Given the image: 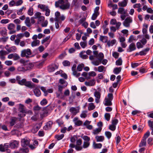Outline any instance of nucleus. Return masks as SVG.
I'll list each match as a JSON object with an SVG mask.
<instances>
[{
  "label": "nucleus",
  "instance_id": "393cba45",
  "mask_svg": "<svg viewBox=\"0 0 153 153\" xmlns=\"http://www.w3.org/2000/svg\"><path fill=\"white\" fill-rule=\"evenodd\" d=\"M95 106L93 103H91L89 104L88 110L91 111L93 110L95 108Z\"/></svg>",
  "mask_w": 153,
  "mask_h": 153
},
{
  "label": "nucleus",
  "instance_id": "c85d7f7f",
  "mask_svg": "<svg viewBox=\"0 0 153 153\" xmlns=\"http://www.w3.org/2000/svg\"><path fill=\"white\" fill-rule=\"evenodd\" d=\"M70 94V92L68 89L66 90L64 93V97H61L62 99H63V97H67Z\"/></svg>",
  "mask_w": 153,
  "mask_h": 153
},
{
  "label": "nucleus",
  "instance_id": "338daca9",
  "mask_svg": "<svg viewBox=\"0 0 153 153\" xmlns=\"http://www.w3.org/2000/svg\"><path fill=\"white\" fill-rule=\"evenodd\" d=\"M89 76H94L96 75V73L93 71L90 72L89 73Z\"/></svg>",
  "mask_w": 153,
  "mask_h": 153
},
{
  "label": "nucleus",
  "instance_id": "7c9ffc66",
  "mask_svg": "<svg viewBox=\"0 0 153 153\" xmlns=\"http://www.w3.org/2000/svg\"><path fill=\"white\" fill-rule=\"evenodd\" d=\"M150 134V132L149 131H148L146 133H145L143 137V139L145 140L149 136Z\"/></svg>",
  "mask_w": 153,
  "mask_h": 153
},
{
  "label": "nucleus",
  "instance_id": "5701e85b",
  "mask_svg": "<svg viewBox=\"0 0 153 153\" xmlns=\"http://www.w3.org/2000/svg\"><path fill=\"white\" fill-rule=\"evenodd\" d=\"M102 129V128L100 127L96 129H94L93 130V133L94 134H97L101 131Z\"/></svg>",
  "mask_w": 153,
  "mask_h": 153
},
{
  "label": "nucleus",
  "instance_id": "ddd939ff",
  "mask_svg": "<svg viewBox=\"0 0 153 153\" xmlns=\"http://www.w3.org/2000/svg\"><path fill=\"white\" fill-rule=\"evenodd\" d=\"M33 91L35 95L37 97H39L41 95L40 91L36 88L33 90Z\"/></svg>",
  "mask_w": 153,
  "mask_h": 153
},
{
  "label": "nucleus",
  "instance_id": "dca6fc26",
  "mask_svg": "<svg viewBox=\"0 0 153 153\" xmlns=\"http://www.w3.org/2000/svg\"><path fill=\"white\" fill-rule=\"evenodd\" d=\"M122 70L121 67H116L114 69L113 73L115 74H117L120 73Z\"/></svg>",
  "mask_w": 153,
  "mask_h": 153
},
{
  "label": "nucleus",
  "instance_id": "4be33fe9",
  "mask_svg": "<svg viewBox=\"0 0 153 153\" xmlns=\"http://www.w3.org/2000/svg\"><path fill=\"white\" fill-rule=\"evenodd\" d=\"M64 135L62 134L60 135L56 134L55 136V138L58 140H59L62 139L64 137Z\"/></svg>",
  "mask_w": 153,
  "mask_h": 153
},
{
  "label": "nucleus",
  "instance_id": "37998d69",
  "mask_svg": "<svg viewBox=\"0 0 153 153\" xmlns=\"http://www.w3.org/2000/svg\"><path fill=\"white\" fill-rule=\"evenodd\" d=\"M38 7L39 8L41 9L43 11H45V10L46 9V6L44 4H39L38 5Z\"/></svg>",
  "mask_w": 153,
  "mask_h": 153
},
{
  "label": "nucleus",
  "instance_id": "2eb2a0df",
  "mask_svg": "<svg viewBox=\"0 0 153 153\" xmlns=\"http://www.w3.org/2000/svg\"><path fill=\"white\" fill-rule=\"evenodd\" d=\"M112 100L107 99V98H105V103L104 105L105 106H111L112 105L111 102Z\"/></svg>",
  "mask_w": 153,
  "mask_h": 153
},
{
  "label": "nucleus",
  "instance_id": "a878e982",
  "mask_svg": "<svg viewBox=\"0 0 153 153\" xmlns=\"http://www.w3.org/2000/svg\"><path fill=\"white\" fill-rule=\"evenodd\" d=\"M84 66V65L82 63L79 65L77 67V70L78 71H80L82 70V68Z\"/></svg>",
  "mask_w": 153,
  "mask_h": 153
},
{
  "label": "nucleus",
  "instance_id": "9b49d317",
  "mask_svg": "<svg viewBox=\"0 0 153 153\" xmlns=\"http://www.w3.org/2000/svg\"><path fill=\"white\" fill-rule=\"evenodd\" d=\"M24 126L23 123L21 121H20L14 126V128L19 129L22 128Z\"/></svg>",
  "mask_w": 153,
  "mask_h": 153
},
{
  "label": "nucleus",
  "instance_id": "6ab92c4d",
  "mask_svg": "<svg viewBox=\"0 0 153 153\" xmlns=\"http://www.w3.org/2000/svg\"><path fill=\"white\" fill-rule=\"evenodd\" d=\"M93 147L94 149H100L102 146L101 143H96L95 142H93Z\"/></svg>",
  "mask_w": 153,
  "mask_h": 153
},
{
  "label": "nucleus",
  "instance_id": "0eeeda50",
  "mask_svg": "<svg viewBox=\"0 0 153 153\" xmlns=\"http://www.w3.org/2000/svg\"><path fill=\"white\" fill-rule=\"evenodd\" d=\"M18 111L20 113H27V111L25 109L24 105L21 104H20L19 105Z\"/></svg>",
  "mask_w": 153,
  "mask_h": 153
},
{
  "label": "nucleus",
  "instance_id": "cd10ccee",
  "mask_svg": "<svg viewBox=\"0 0 153 153\" xmlns=\"http://www.w3.org/2000/svg\"><path fill=\"white\" fill-rule=\"evenodd\" d=\"M48 102L47 100L45 98H44L40 102V104L44 106L46 105Z\"/></svg>",
  "mask_w": 153,
  "mask_h": 153
},
{
  "label": "nucleus",
  "instance_id": "4468645a",
  "mask_svg": "<svg viewBox=\"0 0 153 153\" xmlns=\"http://www.w3.org/2000/svg\"><path fill=\"white\" fill-rule=\"evenodd\" d=\"M17 119V118L14 117H12L10 121V125L11 126H14L16 123Z\"/></svg>",
  "mask_w": 153,
  "mask_h": 153
},
{
  "label": "nucleus",
  "instance_id": "1a4fd4ad",
  "mask_svg": "<svg viewBox=\"0 0 153 153\" xmlns=\"http://www.w3.org/2000/svg\"><path fill=\"white\" fill-rule=\"evenodd\" d=\"M70 7V4L69 3L63 4L60 6V8L63 10H65L69 9Z\"/></svg>",
  "mask_w": 153,
  "mask_h": 153
},
{
  "label": "nucleus",
  "instance_id": "864d4df0",
  "mask_svg": "<svg viewBox=\"0 0 153 153\" xmlns=\"http://www.w3.org/2000/svg\"><path fill=\"white\" fill-rule=\"evenodd\" d=\"M82 138L85 141L89 142L90 140V137L86 135L83 136Z\"/></svg>",
  "mask_w": 153,
  "mask_h": 153
},
{
  "label": "nucleus",
  "instance_id": "4c0bfd02",
  "mask_svg": "<svg viewBox=\"0 0 153 153\" xmlns=\"http://www.w3.org/2000/svg\"><path fill=\"white\" fill-rule=\"evenodd\" d=\"M20 153H27L29 152V150L27 148H21L20 149Z\"/></svg>",
  "mask_w": 153,
  "mask_h": 153
},
{
  "label": "nucleus",
  "instance_id": "c9c22d12",
  "mask_svg": "<svg viewBox=\"0 0 153 153\" xmlns=\"http://www.w3.org/2000/svg\"><path fill=\"white\" fill-rule=\"evenodd\" d=\"M90 145V142H89L84 141L82 146L84 148H88Z\"/></svg>",
  "mask_w": 153,
  "mask_h": 153
},
{
  "label": "nucleus",
  "instance_id": "13d9d810",
  "mask_svg": "<svg viewBox=\"0 0 153 153\" xmlns=\"http://www.w3.org/2000/svg\"><path fill=\"white\" fill-rule=\"evenodd\" d=\"M99 15V14L94 13L91 17V19L92 20H95L96 19L97 16Z\"/></svg>",
  "mask_w": 153,
  "mask_h": 153
},
{
  "label": "nucleus",
  "instance_id": "bf43d9fd",
  "mask_svg": "<svg viewBox=\"0 0 153 153\" xmlns=\"http://www.w3.org/2000/svg\"><path fill=\"white\" fill-rule=\"evenodd\" d=\"M76 145L80 146L82 143V140L81 139L77 140L76 141Z\"/></svg>",
  "mask_w": 153,
  "mask_h": 153
},
{
  "label": "nucleus",
  "instance_id": "680f3d73",
  "mask_svg": "<svg viewBox=\"0 0 153 153\" xmlns=\"http://www.w3.org/2000/svg\"><path fill=\"white\" fill-rule=\"evenodd\" d=\"M55 70V68L52 66H50L48 68V71L50 72H52L54 71Z\"/></svg>",
  "mask_w": 153,
  "mask_h": 153
},
{
  "label": "nucleus",
  "instance_id": "bb28decb",
  "mask_svg": "<svg viewBox=\"0 0 153 153\" xmlns=\"http://www.w3.org/2000/svg\"><path fill=\"white\" fill-rule=\"evenodd\" d=\"M39 128L38 126L34 127L31 129V131L33 134H35L37 132Z\"/></svg>",
  "mask_w": 153,
  "mask_h": 153
},
{
  "label": "nucleus",
  "instance_id": "de8ad7c7",
  "mask_svg": "<svg viewBox=\"0 0 153 153\" xmlns=\"http://www.w3.org/2000/svg\"><path fill=\"white\" fill-rule=\"evenodd\" d=\"M56 123H57L59 126H61L62 125L64 122H63L62 120L61 119H58L56 121Z\"/></svg>",
  "mask_w": 153,
  "mask_h": 153
},
{
  "label": "nucleus",
  "instance_id": "f257e3e1",
  "mask_svg": "<svg viewBox=\"0 0 153 153\" xmlns=\"http://www.w3.org/2000/svg\"><path fill=\"white\" fill-rule=\"evenodd\" d=\"M9 81L12 83H17L21 85H25L29 88H33L35 87L34 84H32L30 81H27L25 78L22 79V77L19 75L16 76V79H10Z\"/></svg>",
  "mask_w": 153,
  "mask_h": 153
},
{
  "label": "nucleus",
  "instance_id": "473e14b6",
  "mask_svg": "<svg viewBox=\"0 0 153 153\" xmlns=\"http://www.w3.org/2000/svg\"><path fill=\"white\" fill-rule=\"evenodd\" d=\"M15 27V25L13 23L10 24L8 26V29L9 30H14Z\"/></svg>",
  "mask_w": 153,
  "mask_h": 153
},
{
  "label": "nucleus",
  "instance_id": "58836bf2",
  "mask_svg": "<svg viewBox=\"0 0 153 153\" xmlns=\"http://www.w3.org/2000/svg\"><path fill=\"white\" fill-rule=\"evenodd\" d=\"M63 65L64 66H69L70 65V62L68 60H65L62 62Z\"/></svg>",
  "mask_w": 153,
  "mask_h": 153
},
{
  "label": "nucleus",
  "instance_id": "2f4dec72",
  "mask_svg": "<svg viewBox=\"0 0 153 153\" xmlns=\"http://www.w3.org/2000/svg\"><path fill=\"white\" fill-rule=\"evenodd\" d=\"M122 60L120 58H119L116 62V65H122Z\"/></svg>",
  "mask_w": 153,
  "mask_h": 153
},
{
  "label": "nucleus",
  "instance_id": "09e8293b",
  "mask_svg": "<svg viewBox=\"0 0 153 153\" xmlns=\"http://www.w3.org/2000/svg\"><path fill=\"white\" fill-rule=\"evenodd\" d=\"M118 122V120L117 119H113L111 121L112 124L115 125L116 126Z\"/></svg>",
  "mask_w": 153,
  "mask_h": 153
},
{
  "label": "nucleus",
  "instance_id": "3c124183",
  "mask_svg": "<svg viewBox=\"0 0 153 153\" xmlns=\"http://www.w3.org/2000/svg\"><path fill=\"white\" fill-rule=\"evenodd\" d=\"M107 37L106 36H101L100 37V40L102 42H103V40L104 39H105V42H106L107 41Z\"/></svg>",
  "mask_w": 153,
  "mask_h": 153
},
{
  "label": "nucleus",
  "instance_id": "a211bd4d",
  "mask_svg": "<svg viewBox=\"0 0 153 153\" xmlns=\"http://www.w3.org/2000/svg\"><path fill=\"white\" fill-rule=\"evenodd\" d=\"M65 3L64 0H59L58 1H56L55 3V6L56 7H59V4H62Z\"/></svg>",
  "mask_w": 153,
  "mask_h": 153
},
{
  "label": "nucleus",
  "instance_id": "c756f323",
  "mask_svg": "<svg viewBox=\"0 0 153 153\" xmlns=\"http://www.w3.org/2000/svg\"><path fill=\"white\" fill-rule=\"evenodd\" d=\"M76 111L77 110L74 107H71L69 110L74 115H76L77 113Z\"/></svg>",
  "mask_w": 153,
  "mask_h": 153
},
{
  "label": "nucleus",
  "instance_id": "6e6d98bb",
  "mask_svg": "<svg viewBox=\"0 0 153 153\" xmlns=\"http://www.w3.org/2000/svg\"><path fill=\"white\" fill-rule=\"evenodd\" d=\"M82 121L79 120L76 122L75 123L76 125L79 126H81L82 124Z\"/></svg>",
  "mask_w": 153,
  "mask_h": 153
},
{
  "label": "nucleus",
  "instance_id": "4d7b16f0",
  "mask_svg": "<svg viewBox=\"0 0 153 153\" xmlns=\"http://www.w3.org/2000/svg\"><path fill=\"white\" fill-rule=\"evenodd\" d=\"M148 124L149 126L151 128H153V121L149 120L148 121Z\"/></svg>",
  "mask_w": 153,
  "mask_h": 153
},
{
  "label": "nucleus",
  "instance_id": "f3484780",
  "mask_svg": "<svg viewBox=\"0 0 153 153\" xmlns=\"http://www.w3.org/2000/svg\"><path fill=\"white\" fill-rule=\"evenodd\" d=\"M146 140L143 139H142L139 145V147H141L143 146H146Z\"/></svg>",
  "mask_w": 153,
  "mask_h": 153
},
{
  "label": "nucleus",
  "instance_id": "603ef678",
  "mask_svg": "<svg viewBox=\"0 0 153 153\" xmlns=\"http://www.w3.org/2000/svg\"><path fill=\"white\" fill-rule=\"evenodd\" d=\"M119 53L116 52H114L112 54L113 56L115 59H117L118 58L119 56Z\"/></svg>",
  "mask_w": 153,
  "mask_h": 153
},
{
  "label": "nucleus",
  "instance_id": "b1692460",
  "mask_svg": "<svg viewBox=\"0 0 153 153\" xmlns=\"http://www.w3.org/2000/svg\"><path fill=\"white\" fill-rule=\"evenodd\" d=\"M25 23L26 24V25L28 27H30L31 25V24L30 23V21L29 17L26 18V20L25 21Z\"/></svg>",
  "mask_w": 153,
  "mask_h": 153
},
{
  "label": "nucleus",
  "instance_id": "39448f33",
  "mask_svg": "<svg viewBox=\"0 0 153 153\" xmlns=\"http://www.w3.org/2000/svg\"><path fill=\"white\" fill-rule=\"evenodd\" d=\"M19 143L16 140L12 141L10 143V147L11 149H15L18 147Z\"/></svg>",
  "mask_w": 153,
  "mask_h": 153
},
{
  "label": "nucleus",
  "instance_id": "9d476101",
  "mask_svg": "<svg viewBox=\"0 0 153 153\" xmlns=\"http://www.w3.org/2000/svg\"><path fill=\"white\" fill-rule=\"evenodd\" d=\"M7 30L6 28L4 27L0 30V34L3 37H5L7 36Z\"/></svg>",
  "mask_w": 153,
  "mask_h": 153
},
{
  "label": "nucleus",
  "instance_id": "e2e57ef3",
  "mask_svg": "<svg viewBox=\"0 0 153 153\" xmlns=\"http://www.w3.org/2000/svg\"><path fill=\"white\" fill-rule=\"evenodd\" d=\"M7 54V52L5 51L2 50L0 51V56L3 55H5Z\"/></svg>",
  "mask_w": 153,
  "mask_h": 153
},
{
  "label": "nucleus",
  "instance_id": "ea45409f",
  "mask_svg": "<svg viewBox=\"0 0 153 153\" xmlns=\"http://www.w3.org/2000/svg\"><path fill=\"white\" fill-rule=\"evenodd\" d=\"M94 95L96 98H100L101 94L100 92L96 91L94 92Z\"/></svg>",
  "mask_w": 153,
  "mask_h": 153
},
{
  "label": "nucleus",
  "instance_id": "8fccbe9b",
  "mask_svg": "<svg viewBox=\"0 0 153 153\" xmlns=\"http://www.w3.org/2000/svg\"><path fill=\"white\" fill-rule=\"evenodd\" d=\"M77 138V137L76 135H74L73 137H71V142L72 143L75 142L76 139Z\"/></svg>",
  "mask_w": 153,
  "mask_h": 153
},
{
  "label": "nucleus",
  "instance_id": "79ce46f5",
  "mask_svg": "<svg viewBox=\"0 0 153 153\" xmlns=\"http://www.w3.org/2000/svg\"><path fill=\"white\" fill-rule=\"evenodd\" d=\"M33 8L30 7L28 10L27 12L28 14L30 16H32L33 14Z\"/></svg>",
  "mask_w": 153,
  "mask_h": 153
},
{
  "label": "nucleus",
  "instance_id": "49530a36",
  "mask_svg": "<svg viewBox=\"0 0 153 153\" xmlns=\"http://www.w3.org/2000/svg\"><path fill=\"white\" fill-rule=\"evenodd\" d=\"M153 141V137H149L147 140L148 143L150 145L152 146L153 144V143L152 142Z\"/></svg>",
  "mask_w": 153,
  "mask_h": 153
},
{
  "label": "nucleus",
  "instance_id": "0e129e2a",
  "mask_svg": "<svg viewBox=\"0 0 153 153\" xmlns=\"http://www.w3.org/2000/svg\"><path fill=\"white\" fill-rule=\"evenodd\" d=\"M41 109V108L38 105L34 106L33 108V110L34 111H39Z\"/></svg>",
  "mask_w": 153,
  "mask_h": 153
},
{
  "label": "nucleus",
  "instance_id": "412c9836",
  "mask_svg": "<svg viewBox=\"0 0 153 153\" xmlns=\"http://www.w3.org/2000/svg\"><path fill=\"white\" fill-rule=\"evenodd\" d=\"M95 138L96 139L97 141V142H102L104 140V137L102 136H97L95 137Z\"/></svg>",
  "mask_w": 153,
  "mask_h": 153
},
{
  "label": "nucleus",
  "instance_id": "c03bdc74",
  "mask_svg": "<svg viewBox=\"0 0 153 153\" xmlns=\"http://www.w3.org/2000/svg\"><path fill=\"white\" fill-rule=\"evenodd\" d=\"M102 27L104 29V31L103 32L104 34H106L108 31V28H106L105 25H102Z\"/></svg>",
  "mask_w": 153,
  "mask_h": 153
},
{
  "label": "nucleus",
  "instance_id": "f704fd0d",
  "mask_svg": "<svg viewBox=\"0 0 153 153\" xmlns=\"http://www.w3.org/2000/svg\"><path fill=\"white\" fill-rule=\"evenodd\" d=\"M45 15L46 16H48L50 15V10L48 6H46V9L45 10Z\"/></svg>",
  "mask_w": 153,
  "mask_h": 153
},
{
  "label": "nucleus",
  "instance_id": "052dcab7",
  "mask_svg": "<svg viewBox=\"0 0 153 153\" xmlns=\"http://www.w3.org/2000/svg\"><path fill=\"white\" fill-rule=\"evenodd\" d=\"M125 21L128 22L129 24L132 22V19L130 17H127L125 19Z\"/></svg>",
  "mask_w": 153,
  "mask_h": 153
},
{
  "label": "nucleus",
  "instance_id": "f8f14e48",
  "mask_svg": "<svg viewBox=\"0 0 153 153\" xmlns=\"http://www.w3.org/2000/svg\"><path fill=\"white\" fill-rule=\"evenodd\" d=\"M128 0H123L121 2H120L118 3V4L119 7H125L126 6Z\"/></svg>",
  "mask_w": 153,
  "mask_h": 153
},
{
  "label": "nucleus",
  "instance_id": "72a5a7b5",
  "mask_svg": "<svg viewBox=\"0 0 153 153\" xmlns=\"http://www.w3.org/2000/svg\"><path fill=\"white\" fill-rule=\"evenodd\" d=\"M105 119L107 121H109L110 119V114L108 113H106L104 115Z\"/></svg>",
  "mask_w": 153,
  "mask_h": 153
},
{
  "label": "nucleus",
  "instance_id": "423d86ee",
  "mask_svg": "<svg viewBox=\"0 0 153 153\" xmlns=\"http://www.w3.org/2000/svg\"><path fill=\"white\" fill-rule=\"evenodd\" d=\"M52 124L53 122L52 121H48L43 127L44 129L45 130H47L51 129Z\"/></svg>",
  "mask_w": 153,
  "mask_h": 153
},
{
  "label": "nucleus",
  "instance_id": "6e6552de",
  "mask_svg": "<svg viewBox=\"0 0 153 153\" xmlns=\"http://www.w3.org/2000/svg\"><path fill=\"white\" fill-rule=\"evenodd\" d=\"M136 49L135 45L134 43H132L129 46V49L127 50L128 52H131Z\"/></svg>",
  "mask_w": 153,
  "mask_h": 153
},
{
  "label": "nucleus",
  "instance_id": "7ed1b4c3",
  "mask_svg": "<svg viewBox=\"0 0 153 153\" xmlns=\"http://www.w3.org/2000/svg\"><path fill=\"white\" fill-rule=\"evenodd\" d=\"M21 146L24 148H25L27 146H28L30 144L29 141L25 138L22 139L21 141Z\"/></svg>",
  "mask_w": 153,
  "mask_h": 153
},
{
  "label": "nucleus",
  "instance_id": "aec40b11",
  "mask_svg": "<svg viewBox=\"0 0 153 153\" xmlns=\"http://www.w3.org/2000/svg\"><path fill=\"white\" fill-rule=\"evenodd\" d=\"M40 42L39 40H35L32 42L31 44V45L33 47L39 45V44Z\"/></svg>",
  "mask_w": 153,
  "mask_h": 153
},
{
  "label": "nucleus",
  "instance_id": "a18cd8bd",
  "mask_svg": "<svg viewBox=\"0 0 153 153\" xmlns=\"http://www.w3.org/2000/svg\"><path fill=\"white\" fill-rule=\"evenodd\" d=\"M109 129L113 131H114L116 130V126L111 124L109 125Z\"/></svg>",
  "mask_w": 153,
  "mask_h": 153
},
{
  "label": "nucleus",
  "instance_id": "f03ea898",
  "mask_svg": "<svg viewBox=\"0 0 153 153\" xmlns=\"http://www.w3.org/2000/svg\"><path fill=\"white\" fill-rule=\"evenodd\" d=\"M31 54L32 52L30 49L28 48L27 49L23 50L22 51L21 56L23 57H25L26 58L28 59L34 56L33 55L30 56L31 55Z\"/></svg>",
  "mask_w": 153,
  "mask_h": 153
},
{
  "label": "nucleus",
  "instance_id": "5fc2aeb1",
  "mask_svg": "<svg viewBox=\"0 0 153 153\" xmlns=\"http://www.w3.org/2000/svg\"><path fill=\"white\" fill-rule=\"evenodd\" d=\"M24 9V7H22L19 10L17 11V13L18 15H21L22 14V12Z\"/></svg>",
  "mask_w": 153,
  "mask_h": 153
},
{
  "label": "nucleus",
  "instance_id": "774afa93",
  "mask_svg": "<svg viewBox=\"0 0 153 153\" xmlns=\"http://www.w3.org/2000/svg\"><path fill=\"white\" fill-rule=\"evenodd\" d=\"M104 68V67L103 66H100L98 67V71L99 72H102Z\"/></svg>",
  "mask_w": 153,
  "mask_h": 153
},
{
  "label": "nucleus",
  "instance_id": "20e7f679",
  "mask_svg": "<svg viewBox=\"0 0 153 153\" xmlns=\"http://www.w3.org/2000/svg\"><path fill=\"white\" fill-rule=\"evenodd\" d=\"M32 64H27V68L26 69H25V68L22 66H19L17 68V70L19 72H24L25 71L27 70H29L30 68H31V67L30 66H32Z\"/></svg>",
  "mask_w": 153,
  "mask_h": 153
},
{
  "label": "nucleus",
  "instance_id": "e433bc0d",
  "mask_svg": "<svg viewBox=\"0 0 153 153\" xmlns=\"http://www.w3.org/2000/svg\"><path fill=\"white\" fill-rule=\"evenodd\" d=\"M98 56L99 57V60L100 62H101V61L103 59L104 57V55L103 53L100 52L99 53L98 55Z\"/></svg>",
  "mask_w": 153,
  "mask_h": 153
},
{
  "label": "nucleus",
  "instance_id": "a19ab883",
  "mask_svg": "<svg viewBox=\"0 0 153 153\" xmlns=\"http://www.w3.org/2000/svg\"><path fill=\"white\" fill-rule=\"evenodd\" d=\"M105 134L107 138L109 139L111 137L112 135L111 133L109 131H105Z\"/></svg>",
  "mask_w": 153,
  "mask_h": 153
},
{
  "label": "nucleus",
  "instance_id": "69168bd1",
  "mask_svg": "<svg viewBox=\"0 0 153 153\" xmlns=\"http://www.w3.org/2000/svg\"><path fill=\"white\" fill-rule=\"evenodd\" d=\"M107 99L112 100L113 99V95L112 93H109L108 95Z\"/></svg>",
  "mask_w": 153,
  "mask_h": 153
}]
</instances>
